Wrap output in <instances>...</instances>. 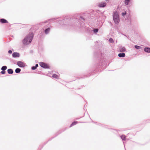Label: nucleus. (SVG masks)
<instances>
[{
  "label": "nucleus",
  "instance_id": "f257e3e1",
  "mask_svg": "<svg viewBox=\"0 0 150 150\" xmlns=\"http://www.w3.org/2000/svg\"><path fill=\"white\" fill-rule=\"evenodd\" d=\"M33 36V33H30L23 40V44L24 45H27L30 43L32 40Z\"/></svg>",
  "mask_w": 150,
  "mask_h": 150
},
{
  "label": "nucleus",
  "instance_id": "f03ea898",
  "mask_svg": "<svg viewBox=\"0 0 150 150\" xmlns=\"http://www.w3.org/2000/svg\"><path fill=\"white\" fill-rule=\"evenodd\" d=\"M113 19L115 23L116 24H118L119 22V18L118 13L117 11H115L114 12L113 15Z\"/></svg>",
  "mask_w": 150,
  "mask_h": 150
},
{
  "label": "nucleus",
  "instance_id": "7ed1b4c3",
  "mask_svg": "<svg viewBox=\"0 0 150 150\" xmlns=\"http://www.w3.org/2000/svg\"><path fill=\"white\" fill-rule=\"evenodd\" d=\"M40 65L42 67L45 68H48V65L45 63L43 62H40L39 63Z\"/></svg>",
  "mask_w": 150,
  "mask_h": 150
},
{
  "label": "nucleus",
  "instance_id": "20e7f679",
  "mask_svg": "<svg viewBox=\"0 0 150 150\" xmlns=\"http://www.w3.org/2000/svg\"><path fill=\"white\" fill-rule=\"evenodd\" d=\"M17 65L20 67H23L25 66V64L22 62L18 61L17 63Z\"/></svg>",
  "mask_w": 150,
  "mask_h": 150
},
{
  "label": "nucleus",
  "instance_id": "39448f33",
  "mask_svg": "<svg viewBox=\"0 0 150 150\" xmlns=\"http://www.w3.org/2000/svg\"><path fill=\"white\" fill-rule=\"evenodd\" d=\"M106 5V4L104 2H102L99 4L98 6L100 7H103L105 6Z\"/></svg>",
  "mask_w": 150,
  "mask_h": 150
},
{
  "label": "nucleus",
  "instance_id": "423d86ee",
  "mask_svg": "<svg viewBox=\"0 0 150 150\" xmlns=\"http://www.w3.org/2000/svg\"><path fill=\"white\" fill-rule=\"evenodd\" d=\"M119 50L121 52H124L126 50V49L124 47H120L119 48Z\"/></svg>",
  "mask_w": 150,
  "mask_h": 150
},
{
  "label": "nucleus",
  "instance_id": "0eeeda50",
  "mask_svg": "<svg viewBox=\"0 0 150 150\" xmlns=\"http://www.w3.org/2000/svg\"><path fill=\"white\" fill-rule=\"evenodd\" d=\"M12 56L14 57H19V54L16 52H14L12 54Z\"/></svg>",
  "mask_w": 150,
  "mask_h": 150
},
{
  "label": "nucleus",
  "instance_id": "6e6552de",
  "mask_svg": "<svg viewBox=\"0 0 150 150\" xmlns=\"http://www.w3.org/2000/svg\"><path fill=\"white\" fill-rule=\"evenodd\" d=\"M0 22L2 23H8L6 20L4 19H1L0 20Z\"/></svg>",
  "mask_w": 150,
  "mask_h": 150
},
{
  "label": "nucleus",
  "instance_id": "1a4fd4ad",
  "mask_svg": "<svg viewBox=\"0 0 150 150\" xmlns=\"http://www.w3.org/2000/svg\"><path fill=\"white\" fill-rule=\"evenodd\" d=\"M144 50L147 52L150 53V48L146 47L144 49Z\"/></svg>",
  "mask_w": 150,
  "mask_h": 150
},
{
  "label": "nucleus",
  "instance_id": "9d476101",
  "mask_svg": "<svg viewBox=\"0 0 150 150\" xmlns=\"http://www.w3.org/2000/svg\"><path fill=\"white\" fill-rule=\"evenodd\" d=\"M52 77L53 78L58 79L59 78V75L54 74L52 75Z\"/></svg>",
  "mask_w": 150,
  "mask_h": 150
},
{
  "label": "nucleus",
  "instance_id": "9b49d317",
  "mask_svg": "<svg viewBox=\"0 0 150 150\" xmlns=\"http://www.w3.org/2000/svg\"><path fill=\"white\" fill-rule=\"evenodd\" d=\"M118 56L120 57H124L125 56V54L124 53H119Z\"/></svg>",
  "mask_w": 150,
  "mask_h": 150
},
{
  "label": "nucleus",
  "instance_id": "f8f14e48",
  "mask_svg": "<svg viewBox=\"0 0 150 150\" xmlns=\"http://www.w3.org/2000/svg\"><path fill=\"white\" fill-rule=\"evenodd\" d=\"M77 123H78V122L77 121L74 122L70 126V127H71L76 125Z\"/></svg>",
  "mask_w": 150,
  "mask_h": 150
},
{
  "label": "nucleus",
  "instance_id": "ddd939ff",
  "mask_svg": "<svg viewBox=\"0 0 150 150\" xmlns=\"http://www.w3.org/2000/svg\"><path fill=\"white\" fill-rule=\"evenodd\" d=\"M7 71L9 74H12L13 73V70L11 69H8Z\"/></svg>",
  "mask_w": 150,
  "mask_h": 150
},
{
  "label": "nucleus",
  "instance_id": "4468645a",
  "mask_svg": "<svg viewBox=\"0 0 150 150\" xmlns=\"http://www.w3.org/2000/svg\"><path fill=\"white\" fill-rule=\"evenodd\" d=\"M50 30V28H48L46 29L45 31V33L46 34H47L49 32Z\"/></svg>",
  "mask_w": 150,
  "mask_h": 150
},
{
  "label": "nucleus",
  "instance_id": "2eb2a0df",
  "mask_svg": "<svg viewBox=\"0 0 150 150\" xmlns=\"http://www.w3.org/2000/svg\"><path fill=\"white\" fill-rule=\"evenodd\" d=\"M121 137L123 140H125L126 139V137L125 135H122L121 136Z\"/></svg>",
  "mask_w": 150,
  "mask_h": 150
},
{
  "label": "nucleus",
  "instance_id": "dca6fc26",
  "mask_svg": "<svg viewBox=\"0 0 150 150\" xmlns=\"http://www.w3.org/2000/svg\"><path fill=\"white\" fill-rule=\"evenodd\" d=\"M21 69L19 68H17L15 70V72L16 73H19L21 71Z\"/></svg>",
  "mask_w": 150,
  "mask_h": 150
},
{
  "label": "nucleus",
  "instance_id": "f3484780",
  "mask_svg": "<svg viewBox=\"0 0 150 150\" xmlns=\"http://www.w3.org/2000/svg\"><path fill=\"white\" fill-rule=\"evenodd\" d=\"M6 69H7V67L6 66H3L1 68V69L2 70H4V71H5Z\"/></svg>",
  "mask_w": 150,
  "mask_h": 150
},
{
  "label": "nucleus",
  "instance_id": "a211bd4d",
  "mask_svg": "<svg viewBox=\"0 0 150 150\" xmlns=\"http://www.w3.org/2000/svg\"><path fill=\"white\" fill-rule=\"evenodd\" d=\"M129 1V0H125V3L126 5H127Z\"/></svg>",
  "mask_w": 150,
  "mask_h": 150
},
{
  "label": "nucleus",
  "instance_id": "6ab92c4d",
  "mask_svg": "<svg viewBox=\"0 0 150 150\" xmlns=\"http://www.w3.org/2000/svg\"><path fill=\"white\" fill-rule=\"evenodd\" d=\"M135 47L136 48L138 49H140L141 48V47L137 45H135Z\"/></svg>",
  "mask_w": 150,
  "mask_h": 150
},
{
  "label": "nucleus",
  "instance_id": "aec40b11",
  "mask_svg": "<svg viewBox=\"0 0 150 150\" xmlns=\"http://www.w3.org/2000/svg\"><path fill=\"white\" fill-rule=\"evenodd\" d=\"M109 41L111 43H113L114 42L112 38H110L109 39Z\"/></svg>",
  "mask_w": 150,
  "mask_h": 150
},
{
  "label": "nucleus",
  "instance_id": "412c9836",
  "mask_svg": "<svg viewBox=\"0 0 150 150\" xmlns=\"http://www.w3.org/2000/svg\"><path fill=\"white\" fill-rule=\"evenodd\" d=\"M98 29H95L93 31L94 33H96L98 31Z\"/></svg>",
  "mask_w": 150,
  "mask_h": 150
},
{
  "label": "nucleus",
  "instance_id": "4be33fe9",
  "mask_svg": "<svg viewBox=\"0 0 150 150\" xmlns=\"http://www.w3.org/2000/svg\"><path fill=\"white\" fill-rule=\"evenodd\" d=\"M1 73L2 74H4L6 73V71H5L2 70L1 72Z\"/></svg>",
  "mask_w": 150,
  "mask_h": 150
},
{
  "label": "nucleus",
  "instance_id": "5701e85b",
  "mask_svg": "<svg viewBox=\"0 0 150 150\" xmlns=\"http://www.w3.org/2000/svg\"><path fill=\"white\" fill-rule=\"evenodd\" d=\"M36 67H35V66H33V67L32 68V70H35V69H36Z\"/></svg>",
  "mask_w": 150,
  "mask_h": 150
},
{
  "label": "nucleus",
  "instance_id": "b1692460",
  "mask_svg": "<svg viewBox=\"0 0 150 150\" xmlns=\"http://www.w3.org/2000/svg\"><path fill=\"white\" fill-rule=\"evenodd\" d=\"M126 14V12H125L124 13H122V15L123 16H124Z\"/></svg>",
  "mask_w": 150,
  "mask_h": 150
},
{
  "label": "nucleus",
  "instance_id": "393cba45",
  "mask_svg": "<svg viewBox=\"0 0 150 150\" xmlns=\"http://www.w3.org/2000/svg\"><path fill=\"white\" fill-rule=\"evenodd\" d=\"M8 52L10 54H11L12 53V51L11 50H10L8 51Z\"/></svg>",
  "mask_w": 150,
  "mask_h": 150
},
{
  "label": "nucleus",
  "instance_id": "a878e982",
  "mask_svg": "<svg viewBox=\"0 0 150 150\" xmlns=\"http://www.w3.org/2000/svg\"><path fill=\"white\" fill-rule=\"evenodd\" d=\"M38 66V64H36V65H35V67H36L37 68Z\"/></svg>",
  "mask_w": 150,
  "mask_h": 150
},
{
  "label": "nucleus",
  "instance_id": "bb28decb",
  "mask_svg": "<svg viewBox=\"0 0 150 150\" xmlns=\"http://www.w3.org/2000/svg\"><path fill=\"white\" fill-rule=\"evenodd\" d=\"M105 1H107V2H109V1L108 0H105Z\"/></svg>",
  "mask_w": 150,
  "mask_h": 150
}]
</instances>
